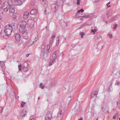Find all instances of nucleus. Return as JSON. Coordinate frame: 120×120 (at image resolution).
Returning <instances> with one entry per match:
<instances>
[{
	"label": "nucleus",
	"mask_w": 120,
	"mask_h": 120,
	"mask_svg": "<svg viewBox=\"0 0 120 120\" xmlns=\"http://www.w3.org/2000/svg\"><path fill=\"white\" fill-rule=\"evenodd\" d=\"M12 31V28L7 30H4V33H5V35H2V32H1L0 35L2 36L4 38L7 39L8 38L9 36H10L11 34V32Z\"/></svg>",
	"instance_id": "obj_1"
},
{
	"label": "nucleus",
	"mask_w": 120,
	"mask_h": 120,
	"mask_svg": "<svg viewBox=\"0 0 120 120\" xmlns=\"http://www.w3.org/2000/svg\"><path fill=\"white\" fill-rule=\"evenodd\" d=\"M9 3L8 2H5L3 3L4 5L2 7V9L3 11L5 12H7L9 9L8 4Z\"/></svg>",
	"instance_id": "obj_2"
},
{
	"label": "nucleus",
	"mask_w": 120,
	"mask_h": 120,
	"mask_svg": "<svg viewBox=\"0 0 120 120\" xmlns=\"http://www.w3.org/2000/svg\"><path fill=\"white\" fill-rule=\"evenodd\" d=\"M49 52H47V51L46 52H41L40 55L42 59L46 58L49 55Z\"/></svg>",
	"instance_id": "obj_3"
},
{
	"label": "nucleus",
	"mask_w": 120,
	"mask_h": 120,
	"mask_svg": "<svg viewBox=\"0 0 120 120\" xmlns=\"http://www.w3.org/2000/svg\"><path fill=\"white\" fill-rule=\"evenodd\" d=\"M9 11V13H14L15 11V9L14 6L9 3L8 4Z\"/></svg>",
	"instance_id": "obj_4"
},
{
	"label": "nucleus",
	"mask_w": 120,
	"mask_h": 120,
	"mask_svg": "<svg viewBox=\"0 0 120 120\" xmlns=\"http://www.w3.org/2000/svg\"><path fill=\"white\" fill-rule=\"evenodd\" d=\"M23 70L24 72H27L28 69V65L26 62H25L23 64Z\"/></svg>",
	"instance_id": "obj_5"
},
{
	"label": "nucleus",
	"mask_w": 120,
	"mask_h": 120,
	"mask_svg": "<svg viewBox=\"0 0 120 120\" xmlns=\"http://www.w3.org/2000/svg\"><path fill=\"white\" fill-rule=\"evenodd\" d=\"M17 5H19L24 3L25 0H14Z\"/></svg>",
	"instance_id": "obj_6"
},
{
	"label": "nucleus",
	"mask_w": 120,
	"mask_h": 120,
	"mask_svg": "<svg viewBox=\"0 0 120 120\" xmlns=\"http://www.w3.org/2000/svg\"><path fill=\"white\" fill-rule=\"evenodd\" d=\"M19 30L20 33L23 34L25 33V32L26 30V28L20 26L19 28Z\"/></svg>",
	"instance_id": "obj_7"
},
{
	"label": "nucleus",
	"mask_w": 120,
	"mask_h": 120,
	"mask_svg": "<svg viewBox=\"0 0 120 120\" xmlns=\"http://www.w3.org/2000/svg\"><path fill=\"white\" fill-rule=\"evenodd\" d=\"M38 12V11L35 9H33L31 10L30 13L31 15H36Z\"/></svg>",
	"instance_id": "obj_8"
},
{
	"label": "nucleus",
	"mask_w": 120,
	"mask_h": 120,
	"mask_svg": "<svg viewBox=\"0 0 120 120\" xmlns=\"http://www.w3.org/2000/svg\"><path fill=\"white\" fill-rule=\"evenodd\" d=\"M27 111L26 109H24L21 115L22 116V117H25L27 115Z\"/></svg>",
	"instance_id": "obj_9"
},
{
	"label": "nucleus",
	"mask_w": 120,
	"mask_h": 120,
	"mask_svg": "<svg viewBox=\"0 0 120 120\" xmlns=\"http://www.w3.org/2000/svg\"><path fill=\"white\" fill-rule=\"evenodd\" d=\"M52 118L51 114L47 115L45 116V120H51Z\"/></svg>",
	"instance_id": "obj_10"
},
{
	"label": "nucleus",
	"mask_w": 120,
	"mask_h": 120,
	"mask_svg": "<svg viewBox=\"0 0 120 120\" xmlns=\"http://www.w3.org/2000/svg\"><path fill=\"white\" fill-rule=\"evenodd\" d=\"M52 48V43H50L48 44L47 45V52H50L51 50V48Z\"/></svg>",
	"instance_id": "obj_11"
},
{
	"label": "nucleus",
	"mask_w": 120,
	"mask_h": 120,
	"mask_svg": "<svg viewBox=\"0 0 120 120\" xmlns=\"http://www.w3.org/2000/svg\"><path fill=\"white\" fill-rule=\"evenodd\" d=\"M29 15V13L28 12H26L24 13L23 16V17L24 19H27Z\"/></svg>",
	"instance_id": "obj_12"
},
{
	"label": "nucleus",
	"mask_w": 120,
	"mask_h": 120,
	"mask_svg": "<svg viewBox=\"0 0 120 120\" xmlns=\"http://www.w3.org/2000/svg\"><path fill=\"white\" fill-rule=\"evenodd\" d=\"M27 22L25 21H22L20 24V27L26 28V26Z\"/></svg>",
	"instance_id": "obj_13"
},
{
	"label": "nucleus",
	"mask_w": 120,
	"mask_h": 120,
	"mask_svg": "<svg viewBox=\"0 0 120 120\" xmlns=\"http://www.w3.org/2000/svg\"><path fill=\"white\" fill-rule=\"evenodd\" d=\"M74 110L76 113H77L80 111V108L79 106H76L75 107Z\"/></svg>",
	"instance_id": "obj_14"
},
{
	"label": "nucleus",
	"mask_w": 120,
	"mask_h": 120,
	"mask_svg": "<svg viewBox=\"0 0 120 120\" xmlns=\"http://www.w3.org/2000/svg\"><path fill=\"white\" fill-rule=\"evenodd\" d=\"M15 38L16 39L17 41H19L20 39L21 36L18 34H16L15 36Z\"/></svg>",
	"instance_id": "obj_15"
},
{
	"label": "nucleus",
	"mask_w": 120,
	"mask_h": 120,
	"mask_svg": "<svg viewBox=\"0 0 120 120\" xmlns=\"http://www.w3.org/2000/svg\"><path fill=\"white\" fill-rule=\"evenodd\" d=\"M42 4L45 7H47L48 5V3L46 0H43Z\"/></svg>",
	"instance_id": "obj_16"
},
{
	"label": "nucleus",
	"mask_w": 120,
	"mask_h": 120,
	"mask_svg": "<svg viewBox=\"0 0 120 120\" xmlns=\"http://www.w3.org/2000/svg\"><path fill=\"white\" fill-rule=\"evenodd\" d=\"M27 35V34L26 33L22 34V36L23 38L26 39H27L28 38Z\"/></svg>",
	"instance_id": "obj_17"
},
{
	"label": "nucleus",
	"mask_w": 120,
	"mask_h": 120,
	"mask_svg": "<svg viewBox=\"0 0 120 120\" xmlns=\"http://www.w3.org/2000/svg\"><path fill=\"white\" fill-rule=\"evenodd\" d=\"M12 28V27L10 25L8 24L6 25L5 27V30H7L10 29Z\"/></svg>",
	"instance_id": "obj_18"
},
{
	"label": "nucleus",
	"mask_w": 120,
	"mask_h": 120,
	"mask_svg": "<svg viewBox=\"0 0 120 120\" xmlns=\"http://www.w3.org/2000/svg\"><path fill=\"white\" fill-rule=\"evenodd\" d=\"M54 54H55V55L57 56V57H59L60 56V52L59 50H56L55 52H54Z\"/></svg>",
	"instance_id": "obj_19"
},
{
	"label": "nucleus",
	"mask_w": 120,
	"mask_h": 120,
	"mask_svg": "<svg viewBox=\"0 0 120 120\" xmlns=\"http://www.w3.org/2000/svg\"><path fill=\"white\" fill-rule=\"evenodd\" d=\"M45 45L44 44H43L41 46V52H45Z\"/></svg>",
	"instance_id": "obj_20"
},
{
	"label": "nucleus",
	"mask_w": 120,
	"mask_h": 120,
	"mask_svg": "<svg viewBox=\"0 0 120 120\" xmlns=\"http://www.w3.org/2000/svg\"><path fill=\"white\" fill-rule=\"evenodd\" d=\"M59 42V38L58 36H57L56 38V46H58V45Z\"/></svg>",
	"instance_id": "obj_21"
},
{
	"label": "nucleus",
	"mask_w": 120,
	"mask_h": 120,
	"mask_svg": "<svg viewBox=\"0 0 120 120\" xmlns=\"http://www.w3.org/2000/svg\"><path fill=\"white\" fill-rule=\"evenodd\" d=\"M84 10L83 9H82L81 10H79L77 11V13L76 15V16L78 17L77 15H79L80 13V12H84Z\"/></svg>",
	"instance_id": "obj_22"
},
{
	"label": "nucleus",
	"mask_w": 120,
	"mask_h": 120,
	"mask_svg": "<svg viewBox=\"0 0 120 120\" xmlns=\"http://www.w3.org/2000/svg\"><path fill=\"white\" fill-rule=\"evenodd\" d=\"M109 110L107 106H106L105 108L103 110V111L105 113L108 112Z\"/></svg>",
	"instance_id": "obj_23"
},
{
	"label": "nucleus",
	"mask_w": 120,
	"mask_h": 120,
	"mask_svg": "<svg viewBox=\"0 0 120 120\" xmlns=\"http://www.w3.org/2000/svg\"><path fill=\"white\" fill-rule=\"evenodd\" d=\"M55 62V59H53V60L52 61H51L49 64V66H50L52 65L54 62Z\"/></svg>",
	"instance_id": "obj_24"
},
{
	"label": "nucleus",
	"mask_w": 120,
	"mask_h": 120,
	"mask_svg": "<svg viewBox=\"0 0 120 120\" xmlns=\"http://www.w3.org/2000/svg\"><path fill=\"white\" fill-rule=\"evenodd\" d=\"M52 58L53 59H55H55H56L57 57L55 55V54H54V53H53L52 54Z\"/></svg>",
	"instance_id": "obj_25"
},
{
	"label": "nucleus",
	"mask_w": 120,
	"mask_h": 120,
	"mask_svg": "<svg viewBox=\"0 0 120 120\" xmlns=\"http://www.w3.org/2000/svg\"><path fill=\"white\" fill-rule=\"evenodd\" d=\"M85 33H83L82 32H81L80 33V34L81 35V37L82 38L83 36H84Z\"/></svg>",
	"instance_id": "obj_26"
},
{
	"label": "nucleus",
	"mask_w": 120,
	"mask_h": 120,
	"mask_svg": "<svg viewBox=\"0 0 120 120\" xmlns=\"http://www.w3.org/2000/svg\"><path fill=\"white\" fill-rule=\"evenodd\" d=\"M55 37V33H53L52 34V37L51 38L52 39H54V38Z\"/></svg>",
	"instance_id": "obj_27"
},
{
	"label": "nucleus",
	"mask_w": 120,
	"mask_h": 120,
	"mask_svg": "<svg viewBox=\"0 0 120 120\" xmlns=\"http://www.w3.org/2000/svg\"><path fill=\"white\" fill-rule=\"evenodd\" d=\"M26 104V102L22 101L21 104V107H24V105Z\"/></svg>",
	"instance_id": "obj_28"
},
{
	"label": "nucleus",
	"mask_w": 120,
	"mask_h": 120,
	"mask_svg": "<svg viewBox=\"0 0 120 120\" xmlns=\"http://www.w3.org/2000/svg\"><path fill=\"white\" fill-rule=\"evenodd\" d=\"M22 67V65L21 64L19 65L18 66L19 71H21L22 69L21 68Z\"/></svg>",
	"instance_id": "obj_29"
},
{
	"label": "nucleus",
	"mask_w": 120,
	"mask_h": 120,
	"mask_svg": "<svg viewBox=\"0 0 120 120\" xmlns=\"http://www.w3.org/2000/svg\"><path fill=\"white\" fill-rule=\"evenodd\" d=\"M118 25L116 24H115L114 25V26L113 28V29L114 30H115L117 27Z\"/></svg>",
	"instance_id": "obj_30"
},
{
	"label": "nucleus",
	"mask_w": 120,
	"mask_h": 120,
	"mask_svg": "<svg viewBox=\"0 0 120 120\" xmlns=\"http://www.w3.org/2000/svg\"><path fill=\"white\" fill-rule=\"evenodd\" d=\"M97 31V30L96 29H94V30L93 29L91 30V31L92 32H93L94 34L95 33V32Z\"/></svg>",
	"instance_id": "obj_31"
},
{
	"label": "nucleus",
	"mask_w": 120,
	"mask_h": 120,
	"mask_svg": "<svg viewBox=\"0 0 120 120\" xmlns=\"http://www.w3.org/2000/svg\"><path fill=\"white\" fill-rule=\"evenodd\" d=\"M92 93L93 94H94L95 95H97L98 94V92L95 91H93L92 92Z\"/></svg>",
	"instance_id": "obj_32"
},
{
	"label": "nucleus",
	"mask_w": 120,
	"mask_h": 120,
	"mask_svg": "<svg viewBox=\"0 0 120 120\" xmlns=\"http://www.w3.org/2000/svg\"><path fill=\"white\" fill-rule=\"evenodd\" d=\"M95 95L92 92L90 96V98H93L94 97Z\"/></svg>",
	"instance_id": "obj_33"
},
{
	"label": "nucleus",
	"mask_w": 120,
	"mask_h": 120,
	"mask_svg": "<svg viewBox=\"0 0 120 120\" xmlns=\"http://www.w3.org/2000/svg\"><path fill=\"white\" fill-rule=\"evenodd\" d=\"M3 12L2 11L0 10V17L1 16L3 15Z\"/></svg>",
	"instance_id": "obj_34"
},
{
	"label": "nucleus",
	"mask_w": 120,
	"mask_h": 120,
	"mask_svg": "<svg viewBox=\"0 0 120 120\" xmlns=\"http://www.w3.org/2000/svg\"><path fill=\"white\" fill-rule=\"evenodd\" d=\"M40 86L41 87V88L42 89H43L44 88V86L43 85V84L42 83H41L40 84Z\"/></svg>",
	"instance_id": "obj_35"
},
{
	"label": "nucleus",
	"mask_w": 120,
	"mask_h": 120,
	"mask_svg": "<svg viewBox=\"0 0 120 120\" xmlns=\"http://www.w3.org/2000/svg\"><path fill=\"white\" fill-rule=\"evenodd\" d=\"M108 36H109L110 38H112V34H110L109 33L108 34Z\"/></svg>",
	"instance_id": "obj_36"
},
{
	"label": "nucleus",
	"mask_w": 120,
	"mask_h": 120,
	"mask_svg": "<svg viewBox=\"0 0 120 120\" xmlns=\"http://www.w3.org/2000/svg\"><path fill=\"white\" fill-rule=\"evenodd\" d=\"M86 23H84L81 26V27H83L86 26Z\"/></svg>",
	"instance_id": "obj_37"
},
{
	"label": "nucleus",
	"mask_w": 120,
	"mask_h": 120,
	"mask_svg": "<svg viewBox=\"0 0 120 120\" xmlns=\"http://www.w3.org/2000/svg\"><path fill=\"white\" fill-rule=\"evenodd\" d=\"M89 17H90V15H85V16H83V18H89Z\"/></svg>",
	"instance_id": "obj_38"
},
{
	"label": "nucleus",
	"mask_w": 120,
	"mask_h": 120,
	"mask_svg": "<svg viewBox=\"0 0 120 120\" xmlns=\"http://www.w3.org/2000/svg\"><path fill=\"white\" fill-rule=\"evenodd\" d=\"M116 83H117V85H119L120 84V82H116V83H115V85H116Z\"/></svg>",
	"instance_id": "obj_39"
},
{
	"label": "nucleus",
	"mask_w": 120,
	"mask_h": 120,
	"mask_svg": "<svg viewBox=\"0 0 120 120\" xmlns=\"http://www.w3.org/2000/svg\"><path fill=\"white\" fill-rule=\"evenodd\" d=\"M3 109H4L3 108H2V109H1V110L0 111V113H1L3 112Z\"/></svg>",
	"instance_id": "obj_40"
},
{
	"label": "nucleus",
	"mask_w": 120,
	"mask_h": 120,
	"mask_svg": "<svg viewBox=\"0 0 120 120\" xmlns=\"http://www.w3.org/2000/svg\"><path fill=\"white\" fill-rule=\"evenodd\" d=\"M62 111H60V112L59 113L60 114V115H61L62 114Z\"/></svg>",
	"instance_id": "obj_41"
},
{
	"label": "nucleus",
	"mask_w": 120,
	"mask_h": 120,
	"mask_svg": "<svg viewBox=\"0 0 120 120\" xmlns=\"http://www.w3.org/2000/svg\"><path fill=\"white\" fill-rule=\"evenodd\" d=\"M112 83H113V82H111V83H110V86H111L112 84Z\"/></svg>",
	"instance_id": "obj_42"
},
{
	"label": "nucleus",
	"mask_w": 120,
	"mask_h": 120,
	"mask_svg": "<svg viewBox=\"0 0 120 120\" xmlns=\"http://www.w3.org/2000/svg\"><path fill=\"white\" fill-rule=\"evenodd\" d=\"M80 4V3L79 2H77V5H79Z\"/></svg>",
	"instance_id": "obj_43"
},
{
	"label": "nucleus",
	"mask_w": 120,
	"mask_h": 120,
	"mask_svg": "<svg viewBox=\"0 0 120 120\" xmlns=\"http://www.w3.org/2000/svg\"><path fill=\"white\" fill-rule=\"evenodd\" d=\"M116 118V116H113L112 117L113 119H114Z\"/></svg>",
	"instance_id": "obj_44"
},
{
	"label": "nucleus",
	"mask_w": 120,
	"mask_h": 120,
	"mask_svg": "<svg viewBox=\"0 0 120 120\" xmlns=\"http://www.w3.org/2000/svg\"><path fill=\"white\" fill-rule=\"evenodd\" d=\"M86 26L87 25H91V24L90 23H86Z\"/></svg>",
	"instance_id": "obj_45"
},
{
	"label": "nucleus",
	"mask_w": 120,
	"mask_h": 120,
	"mask_svg": "<svg viewBox=\"0 0 120 120\" xmlns=\"http://www.w3.org/2000/svg\"><path fill=\"white\" fill-rule=\"evenodd\" d=\"M109 15V13H106V16H108Z\"/></svg>",
	"instance_id": "obj_46"
},
{
	"label": "nucleus",
	"mask_w": 120,
	"mask_h": 120,
	"mask_svg": "<svg viewBox=\"0 0 120 120\" xmlns=\"http://www.w3.org/2000/svg\"><path fill=\"white\" fill-rule=\"evenodd\" d=\"M94 1V2H97L98 1V0H92Z\"/></svg>",
	"instance_id": "obj_47"
},
{
	"label": "nucleus",
	"mask_w": 120,
	"mask_h": 120,
	"mask_svg": "<svg viewBox=\"0 0 120 120\" xmlns=\"http://www.w3.org/2000/svg\"><path fill=\"white\" fill-rule=\"evenodd\" d=\"M83 119L82 118H81L80 119H79L78 120H82Z\"/></svg>",
	"instance_id": "obj_48"
},
{
	"label": "nucleus",
	"mask_w": 120,
	"mask_h": 120,
	"mask_svg": "<svg viewBox=\"0 0 120 120\" xmlns=\"http://www.w3.org/2000/svg\"><path fill=\"white\" fill-rule=\"evenodd\" d=\"M2 1L3 0H0V4L2 3Z\"/></svg>",
	"instance_id": "obj_49"
},
{
	"label": "nucleus",
	"mask_w": 120,
	"mask_h": 120,
	"mask_svg": "<svg viewBox=\"0 0 120 120\" xmlns=\"http://www.w3.org/2000/svg\"><path fill=\"white\" fill-rule=\"evenodd\" d=\"M29 56V54H26V57H28Z\"/></svg>",
	"instance_id": "obj_50"
},
{
	"label": "nucleus",
	"mask_w": 120,
	"mask_h": 120,
	"mask_svg": "<svg viewBox=\"0 0 120 120\" xmlns=\"http://www.w3.org/2000/svg\"><path fill=\"white\" fill-rule=\"evenodd\" d=\"M110 3V2H109L108 3L106 4L107 5H108V4H109Z\"/></svg>",
	"instance_id": "obj_51"
},
{
	"label": "nucleus",
	"mask_w": 120,
	"mask_h": 120,
	"mask_svg": "<svg viewBox=\"0 0 120 120\" xmlns=\"http://www.w3.org/2000/svg\"><path fill=\"white\" fill-rule=\"evenodd\" d=\"M13 18L14 19H16V16H15L14 17H13Z\"/></svg>",
	"instance_id": "obj_52"
},
{
	"label": "nucleus",
	"mask_w": 120,
	"mask_h": 120,
	"mask_svg": "<svg viewBox=\"0 0 120 120\" xmlns=\"http://www.w3.org/2000/svg\"><path fill=\"white\" fill-rule=\"evenodd\" d=\"M62 56H63L64 55V54L63 53H62Z\"/></svg>",
	"instance_id": "obj_53"
},
{
	"label": "nucleus",
	"mask_w": 120,
	"mask_h": 120,
	"mask_svg": "<svg viewBox=\"0 0 120 120\" xmlns=\"http://www.w3.org/2000/svg\"><path fill=\"white\" fill-rule=\"evenodd\" d=\"M107 5V6H108V7H110V6H111L110 5Z\"/></svg>",
	"instance_id": "obj_54"
},
{
	"label": "nucleus",
	"mask_w": 120,
	"mask_h": 120,
	"mask_svg": "<svg viewBox=\"0 0 120 120\" xmlns=\"http://www.w3.org/2000/svg\"><path fill=\"white\" fill-rule=\"evenodd\" d=\"M30 120H34V118H32Z\"/></svg>",
	"instance_id": "obj_55"
},
{
	"label": "nucleus",
	"mask_w": 120,
	"mask_h": 120,
	"mask_svg": "<svg viewBox=\"0 0 120 120\" xmlns=\"http://www.w3.org/2000/svg\"><path fill=\"white\" fill-rule=\"evenodd\" d=\"M46 9H45V11H44V12H45V14H46V13L45 12L46 11Z\"/></svg>",
	"instance_id": "obj_56"
},
{
	"label": "nucleus",
	"mask_w": 120,
	"mask_h": 120,
	"mask_svg": "<svg viewBox=\"0 0 120 120\" xmlns=\"http://www.w3.org/2000/svg\"><path fill=\"white\" fill-rule=\"evenodd\" d=\"M80 0H77V2H79Z\"/></svg>",
	"instance_id": "obj_57"
},
{
	"label": "nucleus",
	"mask_w": 120,
	"mask_h": 120,
	"mask_svg": "<svg viewBox=\"0 0 120 120\" xmlns=\"http://www.w3.org/2000/svg\"><path fill=\"white\" fill-rule=\"evenodd\" d=\"M2 35H5V33H4V34H3V33H2Z\"/></svg>",
	"instance_id": "obj_58"
},
{
	"label": "nucleus",
	"mask_w": 120,
	"mask_h": 120,
	"mask_svg": "<svg viewBox=\"0 0 120 120\" xmlns=\"http://www.w3.org/2000/svg\"><path fill=\"white\" fill-rule=\"evenodd\" d=\"M116 103H117V104L118 105V101Z\"/></svg>",
	"instance_id": "obj_59"
},
{
	"label": "nucleus",
	"mask_w": 120,
	"mask_h": 120,
	"mask_svg": "<svg viewBox=\"0 0 120 120\" xmlns=\"http://www.w3.org/2000/svg\"><path fill=\"white\" fill-rule=\"evenodd\" d=\"M31 4H34V3H31Z\"/></svg>",
	"instance_id": "obj_60"
},
{
	"label": "nucleus",
	"mask_w": 120,
	"mask_h": 120,
	"mask_svg": "<svg viewBox=\"0 0 120 120\" xmlns=\"http://www.w3.org/2000/svg\"><path fill=\"white\" fill-rule=\"evenodd\" d=\"M80 19H81V20H83V18H80Z\"/></svg>",
	"instance_id": "obj_61"
},
{
	"label": "nucleus",
	"mask_w": 120,
	"mask_h": 120,
	"mask_svg": "<svg viewBox=\"0 0 120 120\" xmlns=\"http://www.w3.org/2000/svg\"><path fill=\"white\" fill-rule=\"evenodd\" d=\"M47 101H48V102H49V100H48V99H47Z\"/></svg>",
	"instance_id": "obj_62"
},
{
	"label": "nucleus",
	"mask_w": 120,
	"mask_h": 120,
	"mask_svg": "<svg viewBox=\"0 0 120 120\" xmlns=\"http://www.w3.org/2000/svg\"><path fill=\"white\" fill-rule=\"evenodd\" d=\"M54 8L55 9H56V6H55L54 7Z\"/></svg>",
	"instance_id": "obj_63"
},
{
	"label": "nucleus",
	"mask_w": 120,
	"mask_h": 120,
	"mask_svg": "<svg viewBox=\"0 0 120 120\" xmlns=\"http://www.w3.org/2000/svg\"><path fill=\"white\" fill-rule=\"evenodd\" d=\"M38 99H40V98L39 97H38Z\"/></svg>",
	"instance_id": "obj_64"
}]
</instances>
